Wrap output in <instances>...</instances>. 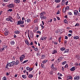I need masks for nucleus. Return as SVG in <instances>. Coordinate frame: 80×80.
Listing matches in <instances>:
<instances>
[{
    "instance_id": "f257e3e1",
    "label": "nucleus",
    "mask_w": 80,
    "mask_h": 80,
    "mask_svg": "<svg viewBox=\"0 0 80 80\" xmlns=\"http://www.w3.org/2000/svg\"><path fill=\"white\" fill-rule=\"evenodd\" d=\"M6 20L7 21H10L11 22H13V18L12 17V16H9L8 18L6 19Z\"/></svg>"
},
{
    "instance_id": "f03ea898",
    "label": "nucleus",
    "mask_w": 80,
    "mask_h": 80,
    "mask_svg": "<svg viewBox=\"0 0 80 80\" xmlns=\"http://www.w3.org/2000/svg\"><path fill=\"white\" fill-rule=\"evenodd\" d=\"M9 65V67H12V66H14L15 65V61H12L11 62H9L8 63Z\"/></svg>"
},
{
    "instance_id": "7ed1b4c3",
    "label": "nucleus",
    "mask_w": 80,
    "mask_h": 80,
    "mask_svg": "<svg viewBox=\"0 0 80 80\" xmlns=\"http://www.w3.org/2000/svg\"><path fill=\"white\" fill-rule=\"evenodd\" d=\"M25 55H24V54L22 55L20 57V62H22V61H23V59L25 58Z\"/></svg>"
},
{
    "instance_id": "20e7f679",
    "label": "nucleus",
    "mask_w": 80,
    "mask_h": 80,
    "mask_svg": "<svg viewBox=\"0 0 80 80\" xmlns=\"http://www.w3.org/2000/svg\"><path fill=\"white\" fill-rule=\"evenodd\" d=\"M24 23V21H18V25H22Z\"/></svg>"
},
{
    "instance_id": "39448f33",
    "label": "nucleus",
    "mask_w": 80,
    "mask_h": 80,
    "mask_svg": "<svg viewBox=\"0 0 80 80\" xmlns=\"http://www.w3.org/2000/svg\"><path fill=\"white\" fill-rule=\"evenodd\" d=\"M40 17L41 18V19H42V20L44 19L45 20L46 19H47V18H46V17H45V16L43 15H41Z\"/></svg>"
},
{
    "instance_id": "423d86ee",
    "label": "nucleus",
    "mask_w": 80,
    "mask_h": 80,
    "mask_svg": "<svg viewBox=\"0 0 80 80\" xmlns=\"http://www.w3.org/2000/svg\"><path fill=\"white\" fill-rule=\"evenodd\" d=\"M14 7V5H13V4L12 3L9 5L8 7L9 8H13Z\"/></svg>"
},
{
    "instance_id": "0eeeda50",
    "label": "nucleus",
    "mask_w": 80,
    "mask_h": 80,
    "mask_svg": "<svg viewBox=\"0 0 80 80\" xmlns=\"http://www.w3.org/2000/svg\"><path fill=\"white\" fill-rule=\"evenodd\" d=\"M78 11L77 10H74V15H77V14H78Z\"/></svg>"
},
{
    "instance_id": "6e6552de",
    "label": "nucleus",
    "mask_w": 80,
    "mask_h": 80,
    "mask_svg": "<svg viewBox=\"0 0 80 80\" xmlns=\"http://www.w3.org/2000/svg\"><path fill=\"white\" fill-rule=\"evenodd\" d=\"M76 68L75 67H73L71 69H70V70L72 72H73V71H74L75 70Z\"/></svg>"
},
{
    "instance_id": "1a4fd4ad",
    "label": "nucleus",
    "mask_w": 80,
    "mask_h": 80,
    "mask_svg": "<svg viewBox=\"0 0 80 80\" xmlns=\"http://www.w3.org/2000/svg\"><path fill=\"white\" fill-rule=\"evenodd\" d=\"M74 80H79L80 79V76H76L74 78Z\"/></svg>"
},
{
    "instance_id": "9d476101",
    "label": "nucleus",
    "mask_w": 80,
    "mask_h": 80,
    "mask_svg": "<svg viewBox=\"0 0 80 80\" xmlns=\"http://www.w3.org/2000/svg\"><path fill=\"white\" fill-rule=\"evenodd\" d=\"M46 38H47L46 37H42L41 39H40V40H42V41L45 40H46Z\"/></svg>"
},
{
    "instance_id": "9b49d317",
    "label": "nucleus",
    "mask_w": 80,
    "mask_h": 80,
    "mask_svg": "<svg viewBox=\"0 0 80 80\" xmlns=\"http://www.w3.org/2000/svg\"><path fill=\"white\" fill-rule=\"evenodd\" d=\"M31 22V20L30 19H28L27 20H25V22H27V23H30Z\"/></svg>"
},
{
    "instance_id": "f8f14e48",
    "label": "nucleus",
    "mask_w": 80,
    "mask_h": 80,
    "mask_svg": "<svg viewBox=\"0 0 80 80\" xmlns=\"http://www.w3.org/2000/svg\"><path fill=\"white\" fill-rule=\"evenodd\" d=\"M19 63V61L18 60H16V62L15 61L14 65H17Z\"/></svg>"
},
{
    "instance_id": "ddd939ff",
    "label": "nucleus",
    "mask_w": 80,
    "mask_h": 80,
    "mask_svg": "<svg viewBox=\"0 0 80 80\" xmlns=\"http://www.w3.org/2000/svg\"><path fill=\"white\" fill-rule=\"evenodd\" d=\"M57 53V50H54L52 52V54H55V53Z\"/></svg>"
},
{
    "instance_id": "4468645a",
    "label": "nucleus",
    "mask_w": 80,
    "mask_h": 80,
    "mask_svg": "<svg viewBox=\"0 0 80 80\" xmlns=\"http://www.w3.org/2000/svg\"><path fill=\"white\" fill-rule=\"evenodd\" d=\"M20 2V0H15L14 2L16 3H19Z\"/></svg>"
},
{
    "instance_id": "2eb2a0df",
    "label": "nucleus",
    "mask_w": 80,
    "mask_h": 80,
    "mask_svg": "<svg viewBox=\"0 0 80 80\" xmlns=\"http://www.w3.org/2000/svg\"><path fill=\"white\" fill-rule=\"evenodd\" d=\"M65 1H62V6H64V5H65Z\"/></svg>"
},
{
    "instance_id": "dca6fc26",
    "label": "nucleus",
    "mask_w": 80,
    "mask_h": 80,
    "mask_svg": "<svg viewBox=\"0 0 80 80\" xmlns=\"http://www.w3.org/2000/svg\"><path fill=\"white\" fill-rule=\"evenodd\" d=\"M14 33L16 34H19L20 33V31H16L14 32Z\"/></svg>"
},
{
    "instance_id": "f3484780",
    "label": "nucleus",
    "mask_w": 80,
    "mask_h": 80,
    "mask_svg": "<svg viewBox=\"0 0 80 80\" xmlns=\"http://www.w3.org/2000/svg\"><path fill=\"white\" fill-rule=\"evenodd\" d=\"M40 15H45V12H42L40 14Z\"/></svg>"
},
{
    "instance_id": "a211bd4d",
    "label": "nucleus",
    "mask_w": 80,
    "mask_h": 80,
    "mask_svg": "<svg viewBox=\"0 0 80 80\" xmlns=\"http://www.w3.org/2000/svg\"><path fill=\"white\" fill-rule=\"evenodd\" d=\"M33 75L32 74H29L28 75V78H32V77H33Z\"/></svg>"
},
{
    "instance_id": "6ab92c4d",
    "label": "nucleus",
    "mask_w": 80,
    "mask_h": 80,
    "mask_svg": "<svg viewBox=\"0 0 80 80\" xmlns=\"http://www.w3.org/2000/svg\"><path fill=\"white\" fill-rule=\"evenodd\" d=\"M73 38H74V39H75L76 40H77L79 38V37L78 36H75V37H73Z\"/></svg>"
},
{
    "instance_id": "aec40b11",
    "label": "nucleus",
    "mask_w": 80,
    "mask_h": 80,
    "mask_svg": "<svg viewBox=\"0 0 80 80\" xmlns=\"http://www.w3.org/2000/svg\"><path fill=\"white\" fill-rule=\"evenodd\" d=\"M69 52V50L67 49L64 51V53H68Z\"/></svg>"
},
{
    "instance_id": "412c9836",
    "label": "nucleus",
    "mask_w": 80,
    "mask_h": 80,
    "mask_svg": "<svg viewBox=\"0 0 80 80\" xmlns=\"http://www.w3.org/2000/svg\"><path fill=\"white\" fill-rule=\"evenodd\" d=\"M61 50V51H64V50H65V48H60Z\"/></svg>"
},
{
    "instance_id": "4be33fe9",
    "label": "nucleus",
    "mask_w": 80,
    "mask_h": 80,
    "mask_svg": "<svg viewBox=\"0 0 80 80\" xmlns=\"http://www.w3.org/2000/svg\"><path fill=\"white\" fill-rule=\"evenodd\" d=\"M9 32L8 31L5 32H4L5 35H8V34Z\"/></svg>"
},
{
    "instance_id": "5701e85b",
    "label": "nucleus",
    "mask_w": 80,
    "mask_h": 80,
    "mask_svg": "<svg viewBox=\"0 0 80 80\" xmlns=\"http://www.w3.org/2000/svg\"><path fill=\"white\" fill-rule=\"evenodd\" d=\"M60 0H55V2H56V3H59V2H60Z\"/></svg>"
},
{
    "instance_id": "b1692460",
    "label": "nucleus",
    "mask_w": 80,
    "mask_h": 80,
    "mask_svg": "<svg viewBox=\"0 0 80 80\" xmlns=\"http://www.w3.org/2000/svg\"><path fill=\"white\" fill-rule=\"evenodd\" d=\"M11 45H14L15 44V42L14 41H11Z\"/></svg>"
},
{
    "instance_id": "393cba45",
    "label": "nucleus",
    "mask_w": 80,
    "mask_h": 80,
    "mask_svg": "<svg viewBox=\"0 0 80 80\" xmlns=\"http://www.w3.org/2000/svg\"><path fill=\"white\" fill-rule=\"evenodd\" d=\"M28 60H25L22 62V64H24V63H27V62H28Z\"/></svg>"
},
{
    "instance_id": "a878e982",
    "label": "nucleus",
    "mask_w": 80,
    "mask_h": 80,
    "mask_svg": "<svg viewBox=\"0 0 80 80\" xmlns=\"http://www.w3.org/2000/svg\"><path fill=\"white\" fill-rule=\"evenodd\" d=\"M17 18L18 19H19L20 18V16H19V14H18V13H17Z\"/></svg>"
},
{
    "instance_id": "bb28decb",
    "label": "nucleus",
    "mask_w": 80,
    "mask_h": 80,
    "mask_svg": "<svg viewBox=\"0 0 80 80\" xmlns=\"http://www.w3.org/2000/svg\"><path fill=\"white\" fill-rule=\"evenodd\" d=\"M65 10H69V6H67L65 8Z\"/></svg>"
},
{
    "instance_id": "cd10ccee",
    "label": "nucleus",
    "mask_w": 80,
    "mask_h": 80,
    "mask_svg": "<svg viewBox=\"0 0 80 80\" xmlns=\"http://www.w3.org/2000/svg\"><path fill=\"white\" fill-rule=\"evenodd\" d=\"M4 50L5 48H1L0 50L1 51V52H3V51H4Z\"/></svg>"
},
{
    "instance_id": "c85d7f7f",
    "label": "nucleus",
    "mask_w": 80,
    "mask_h": 80,
    "mask_svg": "<svg viewBox=\"0 0 80 80\" xmlns=\"http://www.w3.org/2000/svg\"><path fill=\"white\" fill-rule=\"evenodd\" d=\"M34 50L35 51H37V50H38V51L39 52L38 48H34Z\"/></svg>"
},
{
    "instance_id": "c756f323",
    "label": "nucleus",
    "mask_w": 80,
    "mask_h": 80,
    "mask_svg": "<svg viewBox=\"0 0 80 80\" xmlns=\"http://www.w3.org/2000/svg\"><path fill=\"white\" fill-rule=\"evenodd\" d=\"M30 68L29 67H27L26 68V70H30Z\"/></svg>"
},
{
    "instance_id": "7c9ffc66",
    "label": "nucleus",
    "mask_w": 80,
    "mask_h": 80,
    "mask_svg": "<svg viewBox=\"0 0 80 80\" xmlns=\"http://www.w3.org/2000/svg\"><path fill=\"white\" fill-rule=\"evenodd\" d=\"M53 66H54V64L52 63L51 65V68H52V69H54V67H53Z\"/></svg>"
},
{
    "instance_id": "2f4dec72",
    "label": "nucleus",
    "mask_w": 80,
    "mask_h": 80,
    "mask_svg": "<svg viewBox=\"0 0 80 80\" xmlns=\"http://www.w3.org/2000/svg\"><path fill=\"white\" fill-rule=\"evenodd\" d=\"M22 78H26L27 76H26V75H22Z\"/></svg>"
},
{
    "instance_id": "473e14b6",
    "label": "nucleus",
    "mask_w": 80,
    "mask_h": 80,
    "mask_svg": "<svg viewBox=\"0 0 80 80\" xmlns=\"http://www.w3.org/2000/svg\"><path fill=\"white\" fill-rule=\"evenodd\" d=\"M68 79H69V80L72 79V77H71V76H69L68 77Z\"/></svg>"
},
{
    "instance_id": "72a5a7b5",
    "label": "nucleus",
    "mask_w": 80,
    "mask_h": 80,
    "mask_svg": "<svg viewBox=\"0 0 80 80\" xmlns=\"http://www.w3.org/2000/svg\"><path fill=\"white\" fill-rule=\"evenodd\" d=\"M48 62V60H44L43 61L42 63H45L46 62Z\"/></svg>"
},
{
    "instance_id": "f704fd0d",
    "label": "nucleus",
    "mask_w": 80,
    "mask_h": 80,
    "mask_svg": "<svg viewBox=\"0 0 80 80\" xmlns=\"http://www.w3.org/2000/svg\"><path fill=\"white\" fill-rule=\"evenodd\" d=\"M80 25V24L78 23H76V25L75 26V27H79V26Z\"/></svg>"
},
{
    "instance_id": "c9c22d12",
    "label": "nucleus",
    "mask_w": 80,
    "mask_h": 80,
    "mask_svg": "<svg viewBox=\"0 0 80 80\" xmlns=\"http://www.w3.org/2000/svg\"><path fill=\"white\" fill-rule=\"evenodd\" d=\"M8 12H12V11H13V10L12 9H9L8 10Z\"/></svg>"
},
{
    "instance_id": "e433bc0d",
    "label": "nucleus",
    "mask_w": 80,
    "mask_h": 80,
    "mask_svg": "<svg viewBox=\"0 0 80 80\" xmlns=\"http://www.w3.org/2000/svg\"><path fill=\"white\" fill-rule=\"evenodd\" d=\"M37 33H39L40 35H41V32L40 31H38L37 32Z\"/></svg>"
},
{
    "instance_id": "4c0bfd02",
    "label": "nucleus",
    "mask_w": 80,
    "mask_h": 80,
    "mask_svg": "<svg viewBox=\"0 0 80 80\" xmlns=\"http://www.w3.org/2000/svg\"><path fill=\"white\" fill-rule=\"evenodd\" d=\"M49 74L50 75H53V71H51L49 72Z\"/></svg>"
},
{
    "instance_id": "58836bf2",
    "label": "nucleus",
    "mask_w": 80,
    "mask_h": 80,
    "mask_svg": "<svg viewBox=\"0 0 80 80\" xmlns=\"http://www.w3.org/2000/svg\"><path fill=\"white\" fill-rule=\"evenodd\" d=\"M66 63H67V62L66 61H64V62H62V65H63Z\"/></svg>"
},
{
    "instance_id": "ea45409f",
    "label": "nucleus",
    "mask_w": 80,
    "mask_h": 80,
    "mask_svg": "<svg viewBox=\"0 0 80 80\" xmlns=\"http://www.w3.org/2000/svg\"><path fill=\"white\" fill-rule=\"evenodd\" d=\"M32 70H33V68H30V69L29 70V72H31V71H32Z\"/></svg>"
},
{
    "instance_id": "a19ab883",
    "label": "nucleus",
    "mask_w": 80,
    "mask_h": 80,
    "mask_svg": "<svg viewBox=\"0 0 80 80\" xmlns=\"http://www.w3.org/2000/svg\"><path fill=\"white\" fill-rule=\"evenodd\" d=\"M30 36L31 38H33V34H30Z\"/></svg>"
},
{
    "instance_id": "79ce46f5",
    "label": "nucleus",
    "mask_w": 80,
    "mask_h": 80,
    "mask_svg": "<svg viewBox=\"0 0 80 80\" xmlns=\"http://www.w3.org/2000/svg\"><path fill=\"white\" fill-rule=\"evenodd\" d=\"M64 23H67V19L64 20Z\"/></svg>"
},
{
    "instance_id": "37998d69",
    "label": "nucleus",
    "mask_w": 80,
    "mask_h": 80,
    "mask_svg": "<svg viewBox=\"0 0 80 80\" xmlns=\"http://www.w3.org/2000/svg\"><path fill=\"white\" fill-rule=\"evenodd\" d=\"M35 31H37L38 29V28L37 27H36L35 28Z\"/></svg>"
},
{
    "instance_id": "c03bdc74",
    "label": "nucleus",
    "mask_w": 80,
    "mask_h": 80,
    "mask_svg": "<svg viewBox=\"0 0 80 80\" xmlns=\"http://www.w3.org/2000/svg\"><path fill=\"white\" fill-rule=\"evenodd\" d=\"M42 57L43 58H45V55H42Z\"/></svg>"
},
{
    "instance_id": "a18cd8bd",
    "label": "nucleus",
    "mask_w": 80,
    "mask_h": 80,
    "mask_svg": "<svg viewBox=\"0 0 80 80\" xmlns=\"http://www.w3.org/2000/svg\"><path fill=\"white\" fill-rule=\"evenodd\" d=\"M68 64H67L66 65H65V67H64V68H68Z\"/></svg>"
},
{
    "instance_id": "49530a36",
    "label": "nucleus",
    "mask_w": 80,
    "mask_h": 80,
    "mask_svg": "<svg viewBox=\"0 0 80 80\" xmlns=\"http://www.w3.org/2000/svg\"><path fill=\"white\" fill-rule=\"evenodd\" d=\"M37 55L38 56H39L40 55V53H39V52H38V53H37Z\"/></svg>"
},
{
    "instance_id": "de8ad7c7",
    "label": "nucleus",
    "mask_w": 80,
    "mask_h": 80,
    "mask_svg": "<svg viewBox=\"0 0 80 80\" xmlns=\"http://www.w3.org/2000/svg\"><path fill=\"white\" fill-rule=\"evenodd\" d=\"M8 66H9V64L8 63L7 64V65L6 66V68H8Z\"/></svg>"
},
{
    "instance_id": "09e8293b",
    "label": "nucleus",
    "mask_w": 80,
    "mask_h": 80,
    "mask_svg": "<svg viewBox=\"0 0 80 80\" xmlns=\"http://www.w3.org/2000/svg\"><path fill=\"white\" fill-rule=\"evenodd\" d=\"M2 1L4 2H8V0H2Z\"/></svg>"
},
{
    "instance_id": "8fccbe9b",
    "label": "nucleus",
    "mask_w": 80,
    "mask_h": 80,
    "mask_svg": "<svg viewBox=\"0 0 80 80\" xmlns=\"http://www.w3.org/2000/svg\"><path fill=\"white\" fill-rule=\"evenodd\" d=\"M58 41L59 42H61V38H59L58 39Z\"/></svg>"
},
{
    "instance_id": "3c124183",
    "label": "nucleus",
    "mask_w": 80,
    "mask_h": 80,
    "mask_svg": "<svg viewBox=\"0 0 80 80\" xmlns=\"http://www.w3.org/2000/svg\"><path fill=\"white\" fill-rule=\"evenodd\" d=\"M56 14L58 15V14H60V11H58V12L56 13Z\"/></svg>"
},
{
    "instance_id": "603ef678",
    "label": "nucleus",
    "mask_w": 80,
    "mask_h": 80,
    "mask_svg": "<svg viewBox=\"0 0 80 80\" xmlns=\"http://www.w3.org/2000/svg\"><path fill=\"white\" fill-rule=\"evenodd\" d=\"M59 58L60 60H62V59H63V57H59Z\"/></svg>"
},
{
    "instance_id": "864d4df0",
    "label": "nucleus",
    "mask_w": 80,
    "mask_h": 80,
    "mask_svg": "<svg viewBox=\"0 0 80 80\" xmlns=\"http://www.w3.org/2000/svg\"><path fill=\"white\" fill-rule=\"evenodd\" d=\"M58 75H59V76H60L61 77H62V75L61 74L59 73H58Z\"/></svg>"
},
{
    "instance_id": "5fc2aeb1",
    "label": "nucleus",
    "mask_w": 80,
    "mask_h": 80,
    "mask_svg": "<svg viewBox=\"0 0 80 80\" xmlns=\"http://www.w3.org/2000/svg\"><path fill=\"white\" fill-rule=\"evenodd\" d=\"M34 23H37V20L36 19L34 20Z\"/></svg>"
},
{
    "instance_id": "6e6d98bb",
    "label": "nucleus",
    "mask_w": 80,
    "mask_h": 80,
    "mask_svg": "<svg viewBox=\"0 0 80 80\" xmlns=\"http://www.w3.org/2000/svg\"><path fill=\"white\" fill-rule=\"evenodd\" d=\"M65 39H66V40H67V39H68V37H67V36H65Z\"/></svg>"
},
{
    "instance_id": "4d7b16f0",
    "label": "nucleus",
    "mask_w": 80,
    "mask_h": 80,
    "mask_svg": "<svg viewBox=\"0 0 80 80\" xmlns=\"http://www.w3.org/2000/svg\"><path fill=\"white\" fill-rule=\"evenodd\" d=\"M41 66L42 67V68H43L44 66V64H41Z\"/></svg>"
},
{
    "instance_id": "13d9d810",
    "label": "nucleus",
    "mask_w": 80,
    "mask_h": 80,
    "mask_svg": "<svg viewBox=\"0 0 80 80\" xmlns=\"http://www.w3.org/2000/svg\"><path fill=\"white\" fill-rule=\"evenodd\" d=\"M52 37H50L49 38V40H52Z\"/></svg>"
},
{
    "instance_id": "bf43d9fd",
    "label": "nucleus",
    "mask_w": 80,
    "mask_h": 80,
    "mask_svg": "<svg viewBox=\"0 0 80 80\" xmlns=\"http://www.w3.org/2000/svg\"><path fill=\"white\" fill-rule=\"evenodd\" d=\"M57 18L58 20H60V18H59V17H57Z\"/></svg>"
},
{
    "instance_id": "052dcab7",
    "label": "nucleus",
    "mask_w": 80,
    "mask_h": 80,
    "mask_svg": "<svg viewBox=\"0 0 80 80\" xmlns=\"http://www.w3.org/2000/svg\"><path fill=\"white\" fill-rule=\"evenodd\" d=\"M68 14L69 15H72V12H69V13H68Z\"/></svg>"
},
{
    "instance_id": "680f3d73",
    "label": "nucleus",
    "mask_w": 80,
    "mask_h": 80,
    "mask_svg": "<svg viewBox=\"0 0 80 80\" xmlns=\"http://www.w3.org/2000/svg\"><path fill=\"white\" fill-rule=\"evenodd\" d=\"M3 48H7V46H4V47Z\"/></svg>"
},
{
    "instance_id": "e2e57ef3",
    "label": "nucleus",
    "mask_w": 80,
    "mask_h": 80,
    "mask_svg": "<svg viewBox=\"0 0 80 80\" xmlns=\"http://www.w3.org/2000/svg\"><path fill=\"white\" fill-rule=\"evenodd\" d=\"M20 27H25V26L23 25H20Z\"/></svg>"
},
{
    "instance_id": "0e129e2a",
    "label": "nucleus",
    "mask_w": 80,
    "mask_h": 80,
    "mask_svg": "<svg viewBox=\"0 0 80 80\" xmlns=\"http://www.w3.org/2000/svg\"><path fill=\"white\" fill-rule=\"evenodd\" d=\"M72 30L69 31V33H72Z\"/></svg>"
},
{
    "instance_id": "69168bd1",
    "label": "nucleus",
    "mask_w": 80,
    "mask_h": 80,
    "mask_svg": "<svg viewBox=\"0 0 80 80\" xmlns=\"http://www.w3.org/2000/svg\"><path fill=\"white\" fill-rule=\"evenodd\" d=\"M68 2L67 1L65 3V5H67L68 4Z\"/></svg>"
},
{
    "instance_id": "338daca9",
    "label": "nucleus",
    "mask_w": 80,
    "mask_h": 80,
    "mask_svg": "<svg viewBox=\"0 0 80 80\" xmlns=\"http://www.w3.org/2000/svg\"><path fill=\"white\" fill-rule=\"evenodd\" d=\"M25 42L27 44V43H28V41H27V40H25Z\"/></svg>"
},
{
    "instance_id": "774afa93",
    "label": "nucleus",
    "mask_w": 80,
    "mask_h": 80,
    "mask_svg": "<svg viewBox=\"0 0 80 80\" xmlns=\"http://www.w3.org/2000/svg\"><path fill=\"white\" fill-rule=\"evenodd\" d=\"M62 71H64V68L63 67H62Z\"/></svg>"
}]
</instances>
